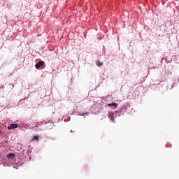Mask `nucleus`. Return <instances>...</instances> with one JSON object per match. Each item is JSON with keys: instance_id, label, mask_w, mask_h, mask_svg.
<instances>
[{"instance_id": "f257e3e1", "label": "nucleus", "mask_w": 179, "mask_h": 179, "mask_svg": "<svg viewBox=\"0 0 179 179\" xmlns=\"http://www.w3.org/2000/svg\"><path fill=\"white\" fill-rule=\"evenodd\" d=\"M19 125L17 124H11L10 126L8 127V131H10L11 129H16Z\"/></svg>"}, {"instance_id": "f03ea898", "label": "nucleus", "mask_w": 179, "mask_h": 179, "mask_svg": "<svg viewBox=\"0 0 179 179\" xmlns=\"http://www.w3.org/2000/svg\"><path fill=\"white\" fill-rule=\"evenodd\" d=\"M41 66H44V62H43V61H39L35 65V68H36V69H38V68H41Z\"/></svg>"}, {"instance_id": "7ed1b4c3", "label": "nucleus", "mask_w": 179, "mask_h": 179, "mask_svg": "<svg viewBox=\"0 0 179 179\" xmlns=\"http://www.w3.org/2000/svg\"><path fill=\"white\" fill-rule=\"evenodd\" d=\"M7 157H8V159H13V157H15V154H13V153L8 154Z\"/></svg>"}, {"instance_id": "20e7f679", "label": "nucleus", "mask_w": 179, "mask_h": 179, "mask_svg": "<svg viewBox=\"0 0 179 179\" xmlns=\"http://www.w3.org/2000/svg\"><path fill=\"white\" fill-rule=\"evenodd\" d=\"M96 65L99 66V68H101V66H103V63L100 62H97Z\"/></svg>"}, {"instance_id": "39448f33", "label": "nucleus", "mask_w": 179, "mask_h": 179, "mask_svg": "<svg viewBox=\"0 0 179 179\" xmlns=\"http://www.w3.org/2000/svg\"><path fill=\"white\" fill-rule=\"evenodd\" d=\"M32 139H33L34 141H38V136H34L32 138Z\"/></svg>"}, {"instance_id": "423d86ee", "label": "nucleus", "mask_w": 179, "mask_h": 179, "mask_svg": "<svg viewBox=\"0 0 179 179\" xmlns=\"http://www.w3.org/2000/svg\"><path fill=\"white\" fill-rule=\"evenodd\" d=\"M113 107H117V103H113Z\"/></svg>"}, {"instance_id": "0eeeda50", "label": "nucleus", "mask_w": 179, "mask_h": 179, "mask_svg": "<svg viewBox=\"0 0 179 179\" xmlns=\"http://www.w3.org/2000/svg\"><path fill=\"white\" fill-rule=\"evenodd\" d=\"M85 114H86V113H79V115H85Z\"/></svg>"}, {"instance_id": "6e6552de", "label": "nucleus", "mask_w": 179, "mask_h": 179, "mask_svg": "<svg viewBox=\"0 0 179 179\" xmlns=\"http://www.w3.org/2000/svg\"><path fill=\"white\" fill-rule=\"evenodd\" d=\"M108 106H113V103H109Z\"/></svg>"}, {"instance_id": "1a4fd4ad", "label": "nucleus", "mask_w": 179, "mask_h": 179, "mask_svg": "<svg viewBox=\"0 0 179 179\" xmlns=\"http://www.w3.org/2000/svg\"><path fill=\"white\" fill-rule=\"evenodd\" d=\"M110 120H113V116H110Z\"/></svg>"}, {"instance_id": "9d476101", "label": "nucleus", "mask_w": 179, "mask_h": 179, "mask_svg": "<svg viewBox=\"0 0 179 179\" xmlns=\"http://www.w3.org/2000/svg\"><path fill=\"white\" fill-rule=\"evenodd\" d=\"M35 127H37V124H36Z\"/></svg>"}, {"instance_id": "9b49d317", "label": "nucleus", "mask_w": 179, "mask_h": 179, "mask_svg": "<svg viewBox=\"0 0 179 179\" xmlns=\"http://www.w3.org/2000/svg\"><path fill=\"white\" fill-rule=\"evenodd\" d=\"M0 134H1V131H0Z\"/></svg>"}]
</instances>
